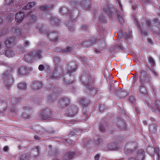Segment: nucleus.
<instances>
[{
  "label": "nucleus",
  "instance_id": "0e129e2a",
  "mask_svg": "<svg viewBox=\"0 0 160 160\" xmlns=\"http://www.w3.org/2000/svg\"><path fill=\"white\" fill-rule=\"evenodd\" d=\"M141 32L142 34L144 36L146 37L147 35V32L145 30H143V29H141Z\"/></svg>",
  "mask_w": 160,
  "mask_h": 160
},
{
  "label": "nucleus",
  "instance_id": "412c9836",
  "mask_svg": "<svg viewBox=\"0 0 160 160\" xmlns=\"http://www.w3.org/2000/svg\"><path fill=\"white\" fill-rule=\"evenodd\" d=\"M11 33L17 36H20L22 33V31L20 28L17 26L12 27L11 30Z\"/></svg>",
  "mask_w": 160,
  "mask_h": 160
},
{
  "label": "nucleus",
  "instance_id": "72a5a7b5",
  "mask_svg": "<svg viewBox=\"0 0 160 160\" xmlns=\"http://www.w3.org/2000/svg\"><path fill=\"white\" fill-rule=\"evenodd\" d=\"M52 6H48L46 5H43L40 8V10H43L44 12H47L49 11L50 9L51 8Z\"/></svg>",
  "mask_w": 160,
  "mask_h": 160
},
{
  "label": "nucleus",
  "instance_id": "69168bd1",
  "mask_svg": "<svg viewBox=\"0 0 160 160\" xmlns=\"http://www.w3.org/2000/svg\"><path fill=\"white\" fill-rule=\"evenodd\" d=\"M7 32V30H2L0 31V36H2L6 33Z\"/></svg>",
  "mask_w": 160,
  "mask_h": 160
},
{
  "label": "nucleus",
  "instance_id": "4c0bfd02",
  "mask_svg": "<svg viewBox=\"0 0 160 160\" xmlns=\"http://www.w3.org/2000/svg\"><path fill=\"white\" fill-rule=\"evenodd\" d=\"M18 88L21 90L25 91L27 89L26 84L24 83H21L18 85Z\"/></svg>",
  "mask_w": 160,
  "mask_h": 160
},
{
  "label": "nucleus",
  "instance_id": "0eeeda50",
  "mask_svg": "<svg viewBox=\"0 0 160 160\" xmlns=\"http://www.w3.org/2000/svg\"><path fill=\"white\" fill-rule=\"evenodd\" d=\"M113 84H111L110 88L111 90L114 92L116 95L118 96L120 98H122L126 95V93L120 89H118V86L116 85L114 86Z\"/></svg>",
  "mask_w": 160,
  "mask_h": 160
},
{
  "label": "nucleus",
  "instance_id": "b1692460",
  "mask_svg": "<svg viewBox=\"0 0 160 160\" xmlns=\"http://www.w3.org/2000/svg\"><path fill=\"white\" fill-rule=\"evenodd\" d=\"M82 5L85 9H89L91 8L92 6L90 0H82L81 2Z\"/></svg>",
  "mask_w": 160,
  "mask_h": 160
},
{
  "label": "nucleus",
  "instance_id": "f704fd0d",
  "mask_svg": "<svg viewBox=\"0 0 160 160\" xmlns=\"http://www.w3.org/2000/svg\"><path fill=\"white\" fill-rule=\"evenodd\" d=\"M150 28L151 29L153 33L157 35L159 34L160 29L157 26H153L152 27L150 26Z\"/></svg>",
  "mask_w": 160,
  "mask_h": 160
},
{
  "label": "nucleus",
  "instance_id": "49530a36",
  "mask_svg": "<svg viewBox=\"0 0 160 160\" xmlns=\"http://www.w3.org/2000/svg\"><path fill=\"white\" fill-rule=\"evenodd\" d=\"M69 23H71V24H69V23H68L67 24L68 26V29H69L71 32L74 31L75 29V27L72 25V21H70Z\"/></svg>",
  "mask_w": 160,
  "mask_h": 160
},
{
  "label": "nucleus",
  "instance_id": "2eb2a0df",
  "mask_svg": "<svg viewBox=\"0 0 160 160\" xmlns=\"http://www.w3.org/2000/svg\"><path fill=\"white\" fill-rule=\"evenodd\" d=\"M151 109L153 112H158L160 115V101L156 100L155 102L152 103Z\"/></svg>",
  "mask_w": 160,
  "mask_h": 160
},
{
  "label": "nucleus",
  "instance_id": "5fc2aeb1",
  "mask_svg": "<svg viewBox=\"0 0 160 160\" xmlns=\"http://www.w3.org/2000/svg\"><path fill=\"white\" fill-rule=\"evenodd\" d=\"M18 50L19 51L18 53L21 54L23 52L25 49L23 47H22L21 46H19L18 48Z\"/></svg>",
  "mask_w": 160,
  "mask_h": 160
},
{
  "label": "nucleus",
  "instance_id": "58836bf2",
  "mask_svg": "<svg viewBox=\"0 0 160 160\" xmlns=\"http://www.w3.org/2000/svg\"><path fill=\"white\" fill-rule=\"evenodd\" d=\"M80 132V131H78L76 129L71 131L70 134L69 135L70 137L78 135V133Z\"/></svg>",
  "mask_w": 160,
  "mask_h": 160
},
{
  "label": "nucleus",
  "instance_id": "cd10ccee",
  "mask_svg": "<svg viewBox=\"0 0 160 160\" xmlns=\"http://www.w3.org/2000/svg\"><path fill=\"white\" fill-rule=\"evenodd\" d=\"M28 72V69L26 66L21 67L18 69V72L21 75H25Z\"/></svg>",
  "mask_w": 160,
  "mask_h": 160
},
{
  "label": "nucleus",
  "instance_id": "3c124183",
  "mask_svg": "<svg viewBox=\"0 0 160 160\" xmlns=\"http://www.w3.org/2000/svg\"><path fill=\"white\" fill-rule=\"evenodd\" d=\"M5 2L7 5L12 6L13 4V0H5Z\"/></svg>",
  "mask_w": 160,
  "mask_h": 160
},
{
  "label": "nucleus",
  "instance_id": "7c9ffc66",
  "mask_svg": "<svg viewBox=\"0 0 160 160\" xmlns=\"http://www.w3.org/2000/svg\"><path fill=\"white\" fill-rule=\"evenodd\" d=\"M61 13L62 15H68L69 14H72L73 12L68 10V8L66 7H63L61 8L60 10Z\"/></svg>",
  "mask_w": 160,
  "mask_h": 160
},
{
  "label": "nucleus",
  "instance_id": "de8ad7c7",
  "mask_svg": "<svg viewBox=\"0 0 160 160\" xmlns=\"http://www.w3.org/2000/svg\"><path fill=\"white\" fill-rule=\"evenodd\" d=\"M99 130L102 132H104L106 130V125L100 124L99 127Z\"/></svg>",
  "mask_w": 160,
  "mask_h": 160
},
{
  "label": "nucleus",
  "instance_id": "052dcab7",
  "mask_svg": "<svg viewBox=\"0 0 160 160\" xmlns=\"http://www.w3.org/2000/svg\"><path fill=\"white\" fill-rule=\"evenodd\" d=\"M129 37V33L128 32H126L124 33L123 35V37L126 39H127Z\"/></svg>",
  "mask_w": 160,
  "mask_h": 160
},
{
  "label": "nucleus",
  "instance_id": "603ef678",
  "mask_svg": "<svg viewBox=\"0 0 160 160\" xmlns=\"http://www.w3.org/2000/svg\"><path fill=\"white\" fill-rule=\"evenodd\" d=\"M99 21L102 23H105L106 22V18L105 16H102L99 17Z\"/></svg>",
  "mask_w": 160,
  "mask_h": 160
},
{
  "label": "nucleus",
  "instance_id": "a878e982",
  "mask_svg": "<svg viewBox=\"0 0 160 160\" xmlns=\"http://www.w3.org/2000/svg\"><path fill=\"white\" fill-rule=\"evenodd\" d=\"M39 146H37L32 148L31 151V154L34 158L39 155L40 150Z\"/></svg>",
  "mask_w": 160,
  "mask_h": 160
},
{
  "label": "nucleus",
  "instance_id": "8fccbe9b",
  "mask_svg": "<svg viewBox=\"0 0 160 160\" xmlns=\"http://www.w3.org/2000/svg\"><path fill=\"white\" fill-rule=\"evenodd\" d=\"M135 24L137 26V27L138 28H139L140 30L141 29H143L142 28V26H143V24L142 23L139 22L137 21H136V22H135Z\"/></svg>",
  "mask_w": 160,
  "mask_h": 160
},
{
  "label": "nucleus",
  "instance_id": "9d476101",
  "mask_svg": "<svg viewBox=\"0 0 160 160\" xmlns=\"http://www.w3.org/2000/svg\"><path fill=\"white\" fill-rule=\"evenodd\" d=\"M24 112L22 115V118L24 119H28L32 117V110L29 107H24L23 108Z\"/></svg>",
  "mask_w": 160,
  "mask_h": 160
},
{
  "label": "nucleus",
  "instance_id": "37998d69",
  "mask_svg": "<svg viewBox=\"0 0 160 160\" xmlns=\"http://www.w3.org/2000/svg\"><path fill=\"white\" fill-rule=\"evenodd\" d=\"M141 85L139 89V90L141 93L143 94H146L147 93V91L146 88Z\"/></svg>",
  "mask_w": 160,
  "mask_h": 160
},
{
  "label": "nucleus",
  "instance_id": "c85d7f7f",
  "mask_svg": "<svg viewBox=\"0 0 160 160\" xmlns=\"http://www.w3.org/2000/svg\"><path fill=\"white\" fill-rule=\"evenodd\" d=\"M15 54V52L12 49L9 48L6 50L5 56L8 57H12Z\"/></svg>",
  "mask_w": 160,
  "mask_h": 160
},
{
  "label": "nucleus",
  "instance_id": "5701e85b",
  "mask_svg": "<svg viewBox=\"0 0 160 160\" xmlns=\"http://www.w3.org/2000/svg\"><path fill=\"white\" fill-rule=\"evenodd\" d=\"M42 84L39 81H34L32 82L31 84V87L33 89L38 90L41 87Z\"/></svg>",
  "mask_w": 160,
  "mask_h": 160
},
{
  "label": "nucleus",
  "instance_id": "680f3d73",
  "mask_svg": "<svg viewBox=\"0 0 160 160\" xmlns=\"http://www.w3.org/2000/svg\"><path fill=\"white\" fill-rule=\"evenodd\" d=\"M45 69V67L44 65L40 64L38 67V69L40 71H43Z\"/></svg>",
  "mask_w": 160,
  "mask_h": 160
},
{
  "label": "nucleus",
  "instance_id": "a211bd4d",
  "mask_svg": "<svg viewBox=\"0 0 160 160\" xmlns=\"http://www.w3.org/2000/svg\"><path fill=\"white\" fill-rule=\"evenodd\" d=\"M96 42V39L93 38L89 40L82 42V44L84 47H88L89 46L93 45Z\"/></svg>",
  "mask_w": 160,
  "mask_h": 160
},
{
  "label": "nucleus",
  "instance_id": "1a4fd4ad",
  "mask_svg": "<svg viewBox=\"0 0 160 160\" xmlns=\"http://www.w3.org/2000/svg\"><path fill=\"white\" fill-rule=\"evenodd\" d=\"M70 102V100L68 97H64L59 99L58 105L61 108H65L69 104Z\"/></svg>",
  "mask_w": 160,
  "mask_h": 160
},
{
  "label": "nucleus",
  "instance_id": "a19ab883",
  "mask_svg": "<svg viewBox=\"0 0 160 160\" xmlns=\"http://www.w3.org/2000/svg\"><path fill=\"white\" fill-rule=\"evenodd\" d=\"M116 12L119 22L123 24L124 22V20L123 18L121 16L120 12L118 10H117Z\"/></svg>",
  "mask_w": 160,
  "mask_h": 160
},
{
  "label": "nucleus",
  "instance_id": "f8f14e48",
  "mask_svg": "<svg viewBox=\"0 0 160 160\" xmlns=\"http://www.w3.org/2000/svg\"><path fill=\"white\" fill-rule=\"evenodd\" d=\"M48 19H49V21L51 24L55 26L58 25L61 22L60 20L58 19L56 17L52 16L50 14H47L45 16Z\"/></svg>",
  "mask_w": 160,
  "mask_h": 160
},
{
  "label": "nucleus",
  "instance_id": "bb28decb",
  "mask_svg": "<svg viewBox=\"0 0 160 160\" xmlns=\"http://www.w3.org/2000/svg\"><path fill=\"white\" fill-rule=\"evenodd\" d=\"M112 9L110 8L109 6H107L106 7L104 8L103 11L107 13L109 17L111 18L114 15V12L113 11Z\"/></svg>",
  "mask_w": 160,
  "mask_h": 160
},
{
  "label": "nucleus",
  "instance_id": "7ed1b4c3",
  "mask_svg": "<svg viewBox=\"0 0 160 160\" xmlns=\"http://www.w3.org/2000/svg\"><path fill=\"white\" fill-rule=\"evenodd\" d=\"M2 76L3 78H5L4 83L6 84V87L7 89H9L13 81L12 72L10 70L7 71L2 74Z\"/></svg>",
  "mask_w": 160,
  "mask_h": 160
},
{
  "label": "nucleus",
  "instance_id": "f257e3e1",
  "mask_svg": "<svg viewBox=\"0 0 160 160\" xmlns=\"http://www.w3.org/2000/svg\"><path fill=\"white\" fill-rule=\"evenodd\" d=\"M67 69L69 74H68L67 77L63 79V82L65 84H69L73 81V76L71 74L75 72L76 70V64L74 62H71L68 64Z\"/></svg>",
  "mask_w": 160,
  "mask_h": 160
},
{
  "label": "nucleus",
  "instance_id": "4be33fe9",
  "mask_svg": "<svg viewBox=\"0 0 160 160\" xmlns=\"http://www.w3.org/2000/svg\"><path fill=\"white\" fill-rule=\"evenodd\" d=\"M32 52L24 55V58L26 61L31 62L34 60Z\"/></svg>",
  "mask_w": 160,
  "mask_h": 160
},
{
  "label": "nucleus",
  "instance_id": "bf43d9fd",
  "mask_svg": "<svg viewBox=\"0 0 160 160\" xmlns=\"http://www.w3.org/2000/svg\"><path fill=\"white\" fill-rule=\"evenodd\" d=\"M29 14L30 15H31L30 18L32 20V21H35L36 20L37 17L35 15L32 14L31 15V13H30Z\"/></svg>",
  "mask_w": 160,
  "mask_h": 160
},
{
  "label": "nucleus",
  "instance_id": "09e8293b",
  "mask_svg": "<svg viewBox=\"0 0 160 160\" xmlns=\"http://www.w3.org/2000/svg\"><path fill=\"white\" fill-rule=\"evenodd\" d=\"M102 142V139L100 138H98L97 139H95V145H99Z\"/></svg>",
  "mask_w": 160,
  "mask_h": 160
},
{
  "label": "nucleus",
  "instance_id": "4468645a",
  "mask_svg": "<svg viewBox=\"0 0 160 160\" xmlns=\"http://www.w3.org/2000/svg\"><path fill=\"white\" fill-rule=\"evenodd\" d=\"M15 37L13 36L5 38V44L7 48H10L12 47V45L15 43Z\"/></svg>",
  "mask_w": 160,
  "mask_h": 160
},
{
  "label": "nucleus",
  "instance_id": "13d9d810",
  "mask_svg": "<svg viewBox=\"0 0 160 160\" xmlns=\"http://www.w3.org/2000/svg\"><path fill=\"white\" fill-rule=\"evenodd\" d=\"M53 60L56 63H58L59 62L60 58L58 56H55L54 57Z\"/></svg>",
  "mask_w": 160,
  "mask_h": 160
},
{
  "label": "nucleus",
  "instance_id": "79ce46f5",
  "mask_svg": "<svg viewBox=\"0 0 160 160\" xmlns=\"http://www.w3.org/2000/svg\"><path fill=\"white\" fill-rule=\"evenodd\" d=\"M148 59L149 63L150 64L152 67L155 65V62L154 60L152 57L148 58Z\"/></svg>",
  "mask_w": 160,
  "mask_h": 160
},
{
  "label": "nucleus",
  "instance_id": "f03ea898",
  "mask_svg": "<svg viewBox=\"0 0 160 160\" xmlns=\"http://www.w3.org/2000/svg\"><path fill=\"white\" fill-rule=\"evenodd\" d=\"M36 28L40 33L43 35H46L53 41L56 42L58 40V34L57 32L55 31L48 33V30L46 29L43 26L40 25L36 27Z\"/></svg>",
  "mask_w": 160,
  "mask_h": 160
},
{
  "label": "nucleus",
  "instance_id": "ea45409f",
  "mask_svg": "<svg viewBox=\"0 0 160 160\" xmlns=\"http://www.w3.org/2000/svg\"><path fill=\"white\" fill-rule=\"evenodd\" d=\"M79 102L81 104H82V105L85 106V105H87L89 103L90 101L89 100L83 98L80 100Z\"/></svg>",
  "mask_w": 160,
  "mask_h": 160
},
{
  "label": "nucleus",
  "instance_id": "6e6d98bb",
  "mask_svg": "<svg viewBox=\"0 0 160 160\" xmlns=\"http://www.w3.org/2000/svg\"><path fill=\"white\" fill-rule=\"evenodd\" d=\"M51 133L50 132L44 129V131L43 132L42 135L44 136H47Z\"/></svg>",
  "mask_w": 160,
  "mask_h": 160
},
{
  "label": "nucleus",
  "instance_id": "864d4df0",
  "mask_svg": "<svg viewBox=\"0 0 160 160\" xmlns=\"http://www.w3.org/2000/svg\"><path fill=\"white\" fill-rule=\"evenodd\" d=\"M80 60L85 63H87L88 62V58H86L83 57H79Z\"/></svg>",
  "mask_w": 160,
  "mask_h": 160
},
{
  "label": "nucleus",
  "instance_id": "393cba45",
  "mask_svg": "<svg viewBox=\"0 0 160 160\" xmlns=\"http://www.w3.org/2000/svg\"><path fill=\"white\" fill-rule=\"evenodd\" d=\"M85 91L86 92L92 95H94L97 92L96 89L91 86L86 87Z\"/></svg>",
  "mask_w": 160,
  "mask_h": 160
},
{
  "label": "nucleus",
  "instance_id": "f3484780",
  "mask_svg": "<svg viewBox=\"0 0 160 160\" xmlns=\"http://www.w3.org/2000/svg\"><path fill=\"white\" fill-rule=\"evenodd\" d=\"M115 122L117 127L121 130L126 128V125L125 122L120 118H117Z\"/></svg>",
  "mask_w": 160,
  "mask_h": 160
},
{
  "label": "nucleus",
  "instance_id": "ddd939ff",
  "mask_svg": "<svg viewBox=\"0 0 160 160\" xmlns=\"http://www.w3.org/2000/svg\"><path fill=\"white\" fill-rule=\"evenodd\" d=\"M140 79L139 82L140 85L143 84L145 82H148V77L147 74V72L145 71L142 70L140 72Z\"/></svg>",
  "mask_w": 160,
  "mask_h": 160
},
{
  "label": "nucleus",
  "instance_id": "9b49d317",
  "mask_svg": "<svg viewBox=\"0 0 160 160\" xmlns=\"http://www.w3.org/2000/svg\"><path fill=\"white\" fill-rule=\"evenodd\" d=\"M76 154L75 151H68L64 153L63 156L62 158V160H69L73 158Z\"/></svg>",
  "mask_w": 160,
  "mask_h": 160
},
{
  "label": "nucleus",
  "instance_id": "4d7b16f0",
  "mask_svg": "<svg viewBox=\"0 0 160 160\" xmlns=\"http://www.w3.org/2000/svg\"><path fill=\"white\" fill-rule=\"evenodd\" d=\"M24 46L25 47H27L30 45V42L29 41H25L23 42Z\"/></svg>",
  "mask_w": 160,
  "mask_h": 160
},
{
  "label": "nucleus",
  "instance_id": "20e7f679",
  "mask_svg": "<svg viewBox=\"0 0 160 160\" xmlns=\"http://www.w3.org/2000/svg\"><path fill=\"white\" fill-rule=\"evenodd\" d=\"M137 144L136 142L130 141L127 142L124 147V152L126 154L132 153L136 149Z\"/></svg>",
  "mask_w": 160,
  "mask_h": 160
},
{
  "label": "nucleus",
  "instance_id": "774afa93",
  "mask_svg": "<svg viewBox=\"0 0 160 160\" xmlns=\"http://www.w3.org/2000/svg\"><path fill=\"white\" fill-rule=\"evenodd\" d=\"M53 95H50L48 96V101H49L51 102H52V100L53 99H54L55 98L54 97H53Z\"/></svg>",
  "mask_w": 160,
  "mask_h": 160
},
{
  "label": "nucleus",
  "instance_id": "e433bc0d",
  "mask_svg": "<svg viewBox=\"0 0 160 160\" xmlns=\"http://www.w3.org/2000/svg\"><path fill=\"white\" fill-rule=\"evenodd\" d=\"M100 42H98V44L100 46L99 49L101 50H102L103 48L105 46V42L104 40L102 38L100 40Z\"/></svg>",
  "mask_w": 160,
  "mask_h": 160
},
{
  "label": "nucleus",
  "instance_id": "aec40b11",
  "mask_svg": "<svg viewBox=\"0 0 160 160\" xmlns=\"http://www.w3.org/2000/svg\"><path fill=\"white\" fill-rule=\"evenodd\" d=\"M25 16L23 12L20 11L16 13L15 16V19L17 22H21L22 21Z\"/></svg>",
  "mask_w": 160,
  "mask_h": 160
},
{
  "label": "nucleus",
  "instance_id": "6e6552de",
  "mask_svg": "<svg viewBox=\"0 0 160 160\" xmlns=\"http://www.w3.org/2000/svg\"><path fill=\"white\" fill-rule=\"evenodd\" d=\"M80 80L81 82L85 84L91 83L92 82L90 74L88 72L83 73L81 77Z\"/></svg>",
  "mask_w": 160,
  "mask_h": 160
},
{
  "label": "nucleus",
  "instance_id": "c756f323",
  "mask_svg": "<svg viewBox=\"0 0 160 160\" xmlns=\"http://www.w3.org/2000/svg\"><path fill=\"white\" fill-rule=\"evenodd\" d=\"M34 59H39L42 57V53L40 51H34L32 52Z\"/></svg>",
  "mask_w": 160,
  "mask_h": 160
},
{
  "label": "nucleus",
  "instance_id": "423d86ee",
  "mask_svg": "<svg viewBox=\"0 0 160 160\" xmlns=\"http://www.w3.org/2000/svg\"><path fill=\"white\" fill-rule=\"evenodd\" d=\"M62 69L61 66L58 65H56L52 72V76L56 79H58L62 73Z\"/></svg>",
  "mask_w": 160,
  "mask_h": 160
},
{
  "label": "nucleus",
  "instance_id": "6ab92c4d",
  "mask_svg": "<svg viewBox=\"0 0 160 160\" xmlns=\"http://www.w3.org/2000/svg\"><path fill=\"white\" fill-rule=\"evenodd\" d=\"M144 156V152L143 150H139L134 156L136 160H142Z\"/></svg>",
  "mask_w": 160,
  "mask_h": 160
},
{
  "label": "nucleus",
  "instance_id": "2f4dec72",
  "mask_svg": "<svg viewBox=\"0 0 160 160\" xmlns=\"http://www.w3.org/2000/svg\"><path fill=\"white\" fill-rule=\"evenodd\" d=\"M157 129V125L155 123H152L149 126L150 131L152 133H155Z\"/></svg>",
  "mask_w": 160,
  "mask_h": 160
},
{
  "label": "nucleus",
  "instance_id": "338daca9",
  "mask_svg": "<svg viewBox=\"0 0 160 160\" xmlns=\"http://www.w3.org/2000/svg\"><path fill=\"white\" fill-rule=\"evenodd\" d=\"M88 28V26L86 25H82L81 29L82 31H84L87 30Z\"/></svg>",
  "mask_w": 160,
  "mask_h": 160
},
{
  "label": "nucleus",
  "instance_id": "c03bdc74",
  "mask_svg": "<svg viewBox=\"0 0 160 160\" xmlns=\"http://www.w3.org/2000/svg\"><path fill=\"white\" fill-rule=\"evenodd\" d=\"M29 154H22L21 155L20 160H29Z\"/></svg>",
  "mask_w": 160,
  "mask_h": 160
},
{
  "label": "nucleus",
  "instance_id": "473e14b6",
  "mask_svg": "<svg viewBox=\"0 0 160 160\" xmlns=\"http://www.w3.org/2000/svg\"><path fill=\"white\" fill-rule=\"evenodd\" d=\"M73 49V47L67 46L65 48L62 49V52L63 53H66L72 51Z\"/></svg>",
  "mask_w": 160,
  "mask_h": 160
},
{
  "label": "nucleus",
  "instance_id": "c9c22d12",
  "mask_svg": "<svg viewBox=\"0 0 160 160\" xmlns=\"http://www.w3.org/2000/svg\"><path fill=\"white\" fill-rule=\"evenodd\" d=\"M35 3L34 2H30L27 4L23 8V9L25 10L29 9L33 7H34Z\"/></svg>",
  "mask_w": 160,
  "mask_h": 160
},
{
  "label": "nucleus",
  "instance_id": "39448f33",
  "mask_svg": "<svg viewBox=\"0 0 160 160\" xmlns=\"http://www.w3.org/2000/svg\"><path fill=\"white\" fill-rule=\"evenodd\" d=\"M39 117L43 120H50L53 118V116L51 114L50 110L48 108L42 110Z\"/></svg>",
  "mask_w": 160,
  "mask_h": 160
},
{
  "label": "nucleus",
  "instance_id": "a18cd8bd",
  "mask_svg": "<svg viewBox=\"0 0 160 160\" xmlns=\"http://www.w3.org/2000/svg\"><path fill=\"white\" fill-rule=\"evenodd\" d=\"M58 151L56 148H54L53 149H51L48 153V154L50 155H53L56 154Z\"/></svg>",
  "mask_w": 160,
  "mask_h": 160
},
{
  "label": "nucleus",
  "instance_id": "dca6fc26",
  "mask_svg": "<svg viewBox=\"0 0 160 160\" xmlns=\"http://www.w3.org/2000/svg\"><path fill=\"white\" fill-rule=\"evenodd\" d=\"M78 111V107L76 106L72 105L68 108V114L69 116L72 117L76 114Z\"/></svg>",
  "mask_w": 160,
  "mask_h": 160
},
{
  "label": "nucleus",
  "instance_id": "e2e57ef3",
  "mask_svg": "<svg viewBox=\"0 0 160 160\" xmlns=\"http://www.w3.org/2000/svg\"><path fill=\"white\" fill-rule=\"evenodd\" d=\"M105 107L104 104L101 105L100 107V110L101 112H103L104 111L103 110L105 109Z\"/></svg>",
  "mask_w": 160,
  "mask_h": 160
}]
</instances>
